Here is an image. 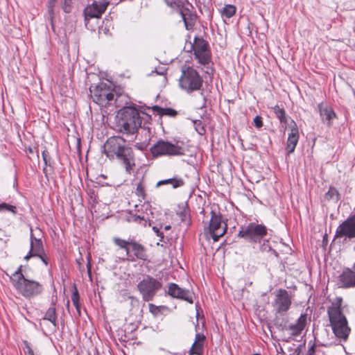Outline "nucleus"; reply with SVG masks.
<instances>
[{
  "label": "nucleus",
  "mask_w": 355,
  "mask_h": 355,
  "mask_svg": "<svg viewBox=\"0 0 355 355\" xmlns=\"http://www.w3.org/2000/svg\"><path fill=\"white\" fill-rule=\"evenodd\" d=\"M42 157H43V159H44V162L45 164L46 165L48 164V159H49V155H48V152L47 151L44 150L42 152Z\"/></svg>",
  "instance_id": "37"
},
{
  "label": "nucleus",
  "mask_w": 355,
  "mask_h": 355,
  "mask_svg": "<svg viewBox=\"0 0 355 355\" xmlns=\"http://www.w3.org/2000/svg\"><path fill=\"white\" fill-rule=\"evenodd\" d=\"M328 315L331 324L339 323L347 320L345 316L342 313L340 305L333 304L328 309Z\"/></svg>",
  "instance_id": "19"
},
{
  "label": "nucleus",
  "mask_w": 355,
  "mask_h": 355,
  "mask_svg": "<svg viewBox=\"0 0 355 355\" xmlns=\"http://www.w3.org/2000/svg\"><path fill=\"white\" fill-rule=\"evenodd\" d=\"M140 112H116V127L123 133L134 134L141 125Z\"/></svg>",
  "instance_id": "5"
},
{
  "label": "nucleus",
  "mask_w": 355,
  "mask_h": 355,
  "mask_svg": "<svg viewBox=\"0 0 355 355\" xmlns=\"http://www.w3.org/2000/svg\"><path fill=\"white\" fill-rule=\"evenodd\" d=\"M12 286L16 291L26 298L33 297L42 291V285L38 282L26 279L21 273V266L10 277Z\"/></svg>",
  "instance_id": "3"
},
{
  "label": "nucleus",
  "mask_w": 355,
  "mask_h": 355,
  "mask_svg": "<svg viewBox=\"0 0 355 355\" xmlns=\"http://www.w3.org/2000/svg\"><path fill=\"white\" fill-rule=\"evenodd\" d=\"M114 243L118 245L119 248L124 249L126 252V254L128 255L129 254V249L128 248V245H130L131 242L121 239L119 238H114Z\"/></svg>",
  "instance_id": "27"
},
{
  "label": "nucleus",
  "mask_w": 355,
  "mask_h": 355,
  "mask_svg": "<svg viewBox=\"0 0 355 355\" xmlns=\"http://www.w3.org/2000/svg\"><path fill=\"white\" fill-rule=\"evenodd\" d=\"M143 295V299L148 302L152 300L156 292L162 287V284L157 279L148 276L137 285Z\"/></svg>",
  "instance_id": "9"
},
{
  "label": "nucleus",
  "mask_w": 355,
  "mask_h": 355,
  "mask_svg": "<svg viewBox=\"0 0 355 355\" xmlns=\"http://www.w3.org/2000/svg\"><path fill=\"white\" fill-rule=\"evenodd\" d=\"M110 1L107 0H94L84 9V15L87 18H100L107 10Z\"/></svg>",
  "instance_id": "12"
},
{
  "label": "nucleus",
  "mask_w": 355,
  "mask_h": 355,
  "mask_svg": "<svg viewBox=\"0 0 355 355\" xmlns=\"http://www.w3.org/2000/svg\"><path fill=\"white\" fill-rule=\"evenodd\" d=\"M59 5L65 13H69L72 9V0H49L48 12L51 19L53 18Z\"/></svg>",
  "instance_id": "16"
},
{
  "label": "nucleus",
  "mask_w": 355,
  "mask_h": 355,
  "mask_svg": "<svg viewBox=\"0 0 355 355\" xmlns=\"http://www.w3.org/2000/svg\"><path fill=\"white\" fill-rule=\"evenodd\" d=\"M161 114H166L171 116H175L177 114V112H160Z\"/></svg>",
  "instance_id": "41"
},
{
  "label": "nucleus",
  "mask_w": 355,
  "mask_h": 355,
  "mask_svg": "<svg viewBox=\"0 0 355 355\" xmlns=\"http://www.w3.org/2000/svg\"><path fill=\"white\" fill-rule=\"evenodd\" d=\"M164 184H171L173 188L176 189L183 186L184 181L182 180V179L175 177L173 178L160 180L157 183L156 187H159Z\"/></svg>",
  "instance_id": "23"
},
{
  "label": "nucleus",
  "mask_w": 355,
  "mask_h": 355,
  "mask_svg": "<svg viewBox=\"0 0 355 355\" xmlns=\"http://www.w3.org/2000/svg\"><path fill=\"white\" fill-rule=\"evenodd\" d=\"M267 234V228L261 224L250 223L246 227H242L238 236L253 242H259Z\"/></svg>",
  "instance_id": "7"
},
{
  "label": "nucleus",
  "mask_w": 355,
  "mask_h": 355,
  "mask_svg": "<svg viewBox=\"0 0 355 355\" xmlns=\"http://www.w3.org/2000/svg\"><path fill=\"white\" fill-rule=\"evenodd\" d=\"M254 124L258 128H261L263 126L261 117L259 116H255V118L254 119Z\"/></svg>",
  "instance_id": "33"
},
{
  "label": "nucleus",
  "mask_w": 355,
  "mask_h": 355,
  "mask_svg": "<svg viewBox=\"0 0 355 355\" xmlns=\"http://www.w3.org/2000/svg\"><path fill=\"white\" fill-rule=\"evenodd\" d=\"M150 152L153 157L162 155L173 156L182 155L183 149L180 146L168 141L159 140L150 148Z\"/></svg>",
  "instance_id": "8"
},
{
  "label": "nucleus",
  "mask_w": 355,
  "mask_h": 355,
  "mask_svg": "<svg viewBox=\"0 0 355 355\" xmlns=\"http://www.w3.org/2000/svg\"><path fill=\"white\" fill-rule=\"evenodd\" d=\"M38 257L41 259L45 266L48 265V258L44 253L43 245L41 240L31 238V249L28 254L24 257V259L28 261L31 257Z\"/></svg>",
  "instance_id": "13"
},
{
  "label": "nucleus",
  "mask_w": 355,
  "mask_h": 355,
  "mask_svg": "<svg viewBox=\"0 0 355 355\" xmlns=\"http://www.w3.org/2000/svg\"><path fill=\"white\" fill-rule=\"evenodd\" d=\"M181 216H184L185 217V216H186V214H184V213H181Z\"/></svg>",
  "instance_id": "47"
},
{
  "label": "nucleus",
  "mask_w": 355,
  "mask_h": 355,
  "mask_svg": "<svg viewBox=\"0 0 355 355\" xmlns=\"http://www.w3.org/2000/svg\"><path fill=\"white\" fill-rule=\"evenodd\" d=\"M0 211H11L13 214L16 213V207L6 204H0Z\"/></svg>",
  "instance_id": "28"
},
{
  "label": "nucleus",
  "mask_w": 355,
  "mask_h": 355,
  "mask_svg": "<svg viewBox=\"0 0 355 355\" xmlns=\"http://www.w3.org/2000/svg\"><path fill=\"white\" fill-rule=\"evenodd\" d=\"M193 122L197 132L201 135L205 134V130L203 125H202L201 121L200 120H193Z\"/></svg>",
  "instance_id": "29"
},
{
  "label": "nucleus",
  "mask_w": 355,
  "mask_h": 355,
  "mask_svg": "<svg viewBox=\"0 0 355 355\" xmlns=\"http://www.w3.org/2000/svg\"><path fill=\"white\" fill-rule=\"evenodd\" d=\"M203 79L199 73L192 67L182 66L179 78L180 87L188 94L200 90Z\"/></svg>",
  "instance_id": "4"
},
{
  "label": "nucleus",
  "mask_w": 355,
  "mask_h": 355,
  "mask_svg": "<svg viewBox=\"0 0 355 355\" xmlns=\"http://www.w3.org/2000/svg\"><path fill=\"white\" fill-rule=\"evenodd\" d=\"M334 196L338 197V191L335 188H330L328 192L326 193V196L329 198H333Z\"/></svg>",
  "instance_id": "32"
},
{
  "label": "nucleus",
  "mask_w": 355,
  "mask_h": 355,
  "mask_svg": "<svg viewBox=\"0 0 355 355\" xmlns=\"http://www.w3.org/2000/svg\"><path fill=\"white\" fill-rule=\"evenodd\" d=\"M290 132L288 135L286 150L288 154L294 152L295 146L299 140V130L295 122L291 120L288 123Z\"/></svg>",
  "instance_id": "14"
},
{
  "label": "nucleus",
  "mask_w": 355,
  "mask_h": 355,
  "mask_svg": "<svg viewBox=\"0 0 355 355\" xmlns=\"http://www.w3.org/2000/svg\"><path fill=\"white\" fill-rule=\"evenodd\" d=\"M148 146V143H147V142H142V143L137 144L135 145V147L137 148L138 149L141 150H143L146 149Z\"/></svg>",
  "instance_id": "34"
},
{
  "label": "nucleus",
  "mask_w": 355,
  "mask_h": 355,
  "mask_svg": "<svg viewBox=\"0 0 355 355\" xmlns=\"http://www.w3.org/2000/svg\"><path fill=\"white\" fill-rule=\"evenodd\" d=\"M137 194L142 196L144 195V190L141 184H139L137 187Z\"/></svg>",
  "instance_id": "35"
},
{
  "label": "nucleus",
  "mask_w": 355,
  "mask_h": 355,
  "mask_svg": "<svg viewBox=\"0 0 355 355\" xmlns=\"http://www.w3.org/2000/svg\"><path fill=\"white\" fill-rule=\"evenodd\" d=\"M168 293L173 297L184 300L191 304L193 303V295L187 290L180 288L175 284H170L168 286Z\"/></svg>",
  "instance_id": "17"
},
{
  "label": "nucleus",
  "mask_w": 355,
  "mask_h": 355,
  "mask_svg": "<svg viewBox=\"0 0 355 355\" xmlns=\"http://www.w3.org/2000/svg\"><path fill=\"white\" fill-rule=\"evenodd\" d=\"M171 228V226L170 225H167V226H165L164 229L168 230Z\"/></svg>",
  "instance_id": "46"
},
{
  "label": "nucleus",
  "mask_w": 355,
  "mask_h": 355,
  "mask_svg": "<svg viewBox=\"0 0 355 355\" xmlns=\"http://www.w3.org/2000/svg\"><path fill=\"white\" fill-rule=\"evenodd\" d=\"M166 1L167 4L172 6V0H166Z\"/></svg>",
  "instance_id": "45"
},
{
  "label": "nucleus",
  "mask_w": 355,
  "mask_h": 355,
  "mask_svg": "<svg viewBox=\"0 0 355 355\" xmlns=\"http://www.w3.org/2000/svg\"><path fill=\"white\" fill-rule=\"evenodd\" d=\"M148 306H149L150 311L152 312L153 311L154 309L156 308L155 306L153 305V304H149Z\"/></svg>",
  "instance_id": "43"
},
{
  "label": "nucleus",
  "mask_w": 355,
  "mask_h": 355,
  "mask_svg": "<svg viewBox=\"0 0 355 355\" xmlns=\"http://www.w3.org/2000/svg\"><path fill=\"white\" fill-rule=\"evenodd\" d=\"M205 338V337L202 334H197L196 335L195 342L189 351L190 354L201 355Z\"/></svg>",
  "instance_id": "21"
},
{
  "label": "nucleus",
  "mask_w": 355,
  "mask_h": 355,
  "mask_svg": "<svg viewBox=\"0 0 355 355\" xmlns=\"http://www.w3.org/2000/svg\"><path fill=\"white\" fill-rule=\"evenodd\" d=\"M211 218L209 222V230L214 241L223 236L227 230V225L221 220L220 216L218 215L214 210L210 211Z\"/></svg>",
  "instance_id": "11"
},
{
  "label": "nucleus",
  "mask_w": 355,
  "mask_h": 355,
  "mask_svg": "<svg viewBox=\"0 0 355 355\" xmlns=\"http://www.w3.org/2000/svg\"><path fill=\"white\" fill-rule=\"evenodd\" d=\"M253 355H260V354H253Z\"/></svg>",
  "instance_id": "50"
},
{
  "label": "nucleus",
  "mask_w": 355,
  "mask_h": 355,
  "mask_svg": "<svg viewBox=\"0 0 355 355\" xmlns=\"http://www.w3.org/2000/svg\"><path fill=\"white\" fill-rule=\"evenodd\" d=\"M338 285L341 288L355 287V272L345 270L338 277Z\"/></svg>",
  "instance_id": "18"
},
{
  "label": "nucleus",
  "mask_w": 355,
  "mask_h": 355,
  "mask_svg": "<svg viewBox=\"0 0 355 355\" xmlns=\"http://www.w3.org/2000/svg\"><path fill=\"white\" fill-rule=\"evenodd\" d=\"M342 238H344L345 240H351L355 238V214L345 220L336 228L334 239ZM353 250L355 254V245Z\"/></svg>",
  "instance_id": "10"
},
{
  "label": "nucleus",
  "mask_w": 355,
  "mask_h": 355,
  "mask_svg": "<svg viewBox=\"0 0 355 355\" xmlns=\"http://www.w3.org/2000/svg\"><path fill=\"white\" fill-rule=\"evenodd\" d=\"M43 320H49L53 324V326H55L56 312L54 306H51L47 310Z\"/></svg>",
  "instance_id": "25"
},
{
  "label": "nucleus",
  "mask_w": 355,
  "mask_h": 355,
  "mask_svg": "<svg viewBox=\"0 0 355 355\" xmlns=\"http://www.w3.org/2000/svg\"><path fill=\"white\" fill-rule=\"evenodd\" d=\"M188 12H189V10L188 9H187V10L185 12L183 11V10L180 11V14H181L182 20L184 22V24H185V26H186L187 29H188V19H189V17H191V15L189 14Z\"/></svg>",
  "instance_id": "31"
},
{
  "label": "nucleus",
  "mask_w": 355,
  "mask_h": 355,
  "mask_svg": "<svg viewBox=\"0 0 355 355\" xmlns=\"http://www.w3.org/2000/svg\"><path fill=\"white\" fill-rule=\"evenodd\" d=\"M319 111L322 112V111H329V110H328L327 107H324L323 104L321 103L319 105Z\"/></svg>",
  "instance_id": "40"
},
{
  "label": "nucleus",
  "mask_w": 355,
  "mask_h": 355,
  "mask_svg": "<svg viewBox=\"0 0 355 355\" xmlns=\"http://www.w3.org/2000/svg\"><path fill=\"white\" fill-rule=\"evenodd\" d=\"M236 12V7L233 5H226L222 11V15L227 18L232 17Z\"/></svg>",
  "instance_id": "26"
},
{
  "label": "nucleus",
  "mask_w": 355,
  "mask_h": 355,
  "mask_svg": "<svg viewBox=\"0 0 355 355\" xmlns=\"http://www.w3.org/2000/svg\"><path fill=\"white\" fill-rule=\"evenodd\" d=\"M141 113H142L143 114H146V112H141Z\"/></svg>",
  "instance_id": "49"
},
{
  "label": "nucleus",
  "mask_w": 355,
  "mask_h": 355,
  "mask_svg": "<svg viewBox=\"0 0 355 355\" xmlns=\"http://www.w3.org/2000/svg\"><path fill=\"white\" fill-rule=\"evenodd\" d=\"M89 91L93 101L101 108L116 111H143L152 109L153 111H175L170 107H162L158 105H137L128 101V97L123 94H117L112 83L101 82L95 86H90Z\"/></svg>",
  "instance_id": "1"
},
{
  "label": "nucleus",
  "mask_w": 355,
  "mask_h": 355,
  "mask_svg": "<svg viewBox=\"0 0 355 355\" xmlns=\"http://www.w3.org/2000/svg\"><path fill=\"white\" fill-rule=\"evenodd\" d=\"M155 232H156L157 233H158V232H159V230H155ZM157 235H159V234H157Z\"/></svg>",
  "instance_id": "48"
},
{
  "label": "nucleus",
  "mask_w": 355,
  "mask_h": 355,
  "mask_svg": "<svg viewBox=\"0 0 355 355\" xmlns=\"http://www.w3.org/2000/svg\"><path fill=\"white\" fill-rule=\"evenodd\" d=\"M130 245L132 246V250L134 251L135 255L139 259L146 260L147 255L145 251V248L140 244L131 242Z\"/></svg>",
  "instance_id": "24"
},
{
  "label": "nucleus",
  "mask_w": 355,
  "mask_h": 355,
  "mask_svg": "<svg viewBox=\"0 0 355 355\" xmlns=\"http://www.w3.org/2000/svg\"><path fill=\"white\" fill-rule=\"evenodd\" d=\"M300 347H298L293 351V353L290 354V355H300Z\"/></svg>",
  "instance_id": "38"
},
{
  "label": "nucleus",
  "mask_w": 355,
  "mask_h": 355,
  "mask_svg": "<svg viewBox=\"0 0 355 355\" xmlns=\"http://www.w3.org/2000/svg\"><path fill=\"white\" fill-rule=\"evenodd\" d=\"M320 116L323 121L329 123L330 121L336 117V112H320Z\"/></svg>",
  "instance_id": "30"
},
{
  "label": "nucleus",
  "mask_w": 355,
  "mask_h": 355,
  "mask_svg": "<svg viewBox=\"0 0 355 355\" xmlns=\"http://www.w3.org/2000/svg\"><path fill=\"white\" fill-rule=\"evenodd\" d=\"M333 331L336 337L346 340L350 332V328L347 325V321L339 323L331 324Z\"/></svg>",
  "instance_id": "20"
},
{
  "label": "nucleus",
  "mask_w": 355,
  "mask_h": 355,
  "mask_svg": "<svg viewBox=\"0 0 355 355\" xmlns=\"http://www.w3.org/2000/svg\"><path fill=\"white\" fill-rule=\"evenodd\" d=\"M72 301L74 306L78 309V295L77 293H75L72 295Z\"/></svg>",
  "instance_id": "36"
},
{
  "label": "nucleus",
  "mask_w": 355,
  "mask_h": 355,
  "mask_svg": "<svg viewBox=\"0 0 355 355\" xmlns=\"http://www.w3.org/2000/svg\"><path fill=\"white\" fill-rule=\"evenodd\" d=\"M291 304L290 297L286 290L278 291L275 300V307L279 313L286 311Z\"/></svg>",
  "instance_id": "15"
},
{
  "label": "nucleus",
  "mask_w": 355,
  "mask_h": 355,
  "mask_svg": "<svg viewBox=\"0 0 355 355\" xmlns=\"http://www.w3.org/2000/svg\"><path fill=\"white\" fill-rule=\"evenodd\" d=\"M104 153L107 157L116 158L123 162L125 169L130 171L134 165L131 148L126 145V141L121 137H112L104 144Z\"/></svg>",
  "instance_id": "2"
},
{
  "label": "nucleus",
  "mask_w": 355,
  "mask_h": 355,
  "mask_svg": "<svg viewBox=\"0 0 355 355\" xmlns=\"http://www.w3.org/2000/svg\"><path fill=\"white\" fill-rule=\"evenodd\" d=\"M315 354V349H314V347L312 346L309 350H308V352H307V355H314Z\"/></svg>",
  "instance_id": "39"
},
{
  "label": "nucleus",
  "mask_w": 355,
  "mask_h": 355,
  "mask_svg": "<svg viewBox=\"0 0 355 355\" xmlns=\"http://www.w3.org/2000/svg\"><path fill=\"white\" fill-rule=\"evenodd\" d=\"M89 256L88 257V263H87V270H88V272L90 273L91 272V265H90V262H89Z\"/></svg>",
  "instance_id": "42"
},
{
  "label": "nucleus",
  "mask_w": 355,
  "mask_h": 355,
  "mask_svg": "<svg viewBox=\"0 0 355 355\" xmlns=\"http://www.w3.org/2000/svg\"><path fill=\"white\" fill-rule=\"evenodd\" d=\"M188 51H193L195 58L200 64H208L211 60L209 44L204 39L198 37L194 38L193 43L189 42Z\"/></svg>",
  "instance_id": "6"
},
{
  "label": "nucleus",
  "mask_w": 355,
  "mask_h": 355,
  "mask_svg": "<svg viewBox=\"0 0 355 355\" xmlns=\"http://www.w3.org/2000/svg\"><path fill=\"white\" fill-rule=\"evenodd\" d=\"M281 114L279 116V118L280 119L281 121H283V118L284 117V112H280Z\"/></svg>",
  "instance_id": "44"
},
{
  "label": "nucleus",
  "mask_w": 355,
  "mask_h": 355,
  "mask_svg": "<svg viewBox=\"0 0 355 355\" xmlns=\"http://www.w3.org/2000/svg\"><path fill=\"white\" fill-rule=\"evenodd\" d=\"M306 322V317L304 315H302L297 322L294 325L290 327L291 334L293 336H297L301 334L302 331L304 329Z\"/></svg>",
  "instance_id": "22"
}]
</instances>
